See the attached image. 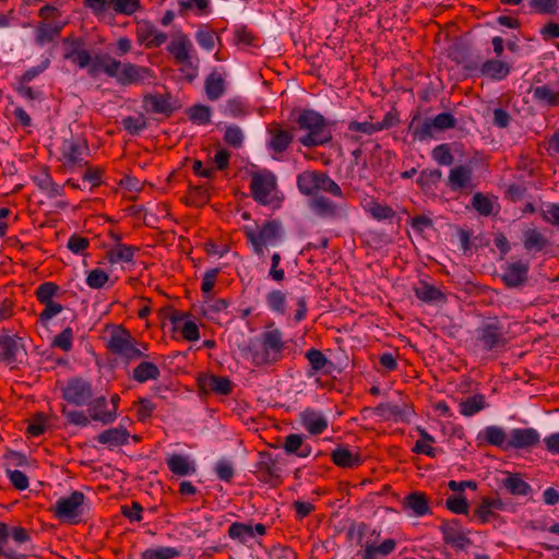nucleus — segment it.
I'll use <instances>...</instances> for the list:
<instances>
[{
	"label": "nucleus",
	"mask_w": 559,
	"mask_h": 559,
	"mask_svg": "<svg viewBox=\"0 0 559 559\" xmlns=\"http://www.w3.org/2000/svg\"><path fill=\"white\" fill-rule=\"evenodd\" d=\"M284 349V334L271 323L258 337L250 341L247 359L255 367L271 366L283 358Z\"/></svg>",
	"instance_id": "1"
},
{
	"label": "nucleus",
	"mask_w": 559,
	"mask_h": 559,
	"mask_svg": "<svg viewBox=\"0 0 559 559\" xmlns=\"http://www.w3.org/2000/svg\"><path fill=\"white\" fill-rule=\"evenodd\" d=\"M296 122L298 129L306 132L298 139L305 147L323 146L332 141V131L321 114L304 109Z\"/></svg>",
	"instance_id": "2"
},
{
	"label": "nucleus",
	"mask_w": 559,
	"mask_h": 559,
	"mask_svg": "<svg viewBox=\"0 0 559 559\" xmlns=\"http://www.w3.org/2000/svg\"><path fill=\"white\" fill-rule=\"evenodd\" d=\"M507 344L508 331L498 319L485 321L475 330L474 346L479 350L497 353Z\"/></svg>",
	"instance_id": "3"
},
{
	"label": "nucleus",
	"mask_w": 559,
	"mask_h": 559,
	"mask_svg": "<svg viewBox=\"0 0 559 559\" xmlns=\"http://www.w3.org/2000/svg\"><path fill=\"white\" fill-rule=\"evenodd\" d=\"M250 193L261 205L278 206L281 199L277 191L276 177L271 171H258L251 175Z\"/></svg>",
	"instance_id": "4"
},
{
	"label": "nucleus",
	"mask_w": 559,
	"mask_h": 559,
	"mask_svg": "<svg viewBox=\"0 0 559 559\" xmlns=\"http://www.w3.org/2000/svg\"><path fill=\"white\" fill-rule=\"evenodd\" d=\"M243 234L253 252L262 257L269 245H275L281 237V224L276 221L264 222L261 226H245Z\"/></svg>",
	"instance_id": "5"
},
{
	"label": "nucleus",
	"mask_w": 559,
	"mask_h": 559,
	"mask_svg": "<svg viewBox=\"0 0 559 559\" xmlns=\"http://www.w3.org/2000/svg\"><path fill=\"white\" fill-rule=\"evenodd\" d=\"M60 155L63 167L74 171L87 166L86 157L90 155V148L85 140L64 139L60 146Z\"/></svg>",
	"instance_id": "6"
},
{
	"label": "nucleus",
	"mask_w": 559,
	"mask_h": 559,
	"mask_svg": "<svg viewBox=\"0 0 559 559\" xmlns=\"http://www.w3.org/2000/svg\"><path fill=\"white\" fill-rule=\"evenodd\" d=\"M83 3L95 15L110 10L117 15L131 16L142 10L141 0H83Z\"/></svg>",
	"instance_id": "7"
},
{
	"label": "nucleus",
	"mask_w": 559,
	"mask_h": 559,
	"mask_svg": "<svg viewBox=\"0 0 559 559\" xmlns=\"http://www.w3.org/2000/svg\"><path fill=\"white\" fill-rule=\"evenodd\" d=\"M84 501L85 497L81 491H73L70 496L61 497L56 501L52 508L53 514L60 521L74 524L83 513Z\"/></svg>",
	"instance_id": "8"
},
{
	"label": "nucleus",
	"mask_w": 559,
	"mask_h": 559,
	"mask_svg": "<svg viewBox=\"0 0 559 559\" xmlns=\"http://www.w3.org/2000/svg\"><path fill=\"white\" fill-rule=\"evenodd\" d=\"M167 51L173 56L177 64H182L193 70L197 69V66L193 64L194 46L187 34L182 32L175 33L167 46Z\"/></svg>",
	"instance_id": "9"
},
{
	"label": "nucleus",
	"mask_w": 559,
	"mask_h": 559,
	"mask_svg": "<svg viewBox=\"0 0 559 559\" xmlns=\"http://www.w3.org/2000/svg\"><path fill=\"white\" fill-rule=\"evenodd\" d=\"M309 209L322 219L338 221L347 216V206L344 202L333 201L322 194H318L309 201Z\"/></svg>",
	"instance_id": "10"
},
{
	"label": "nucleus",
	"mask_w": 559,
	"mask_h": 559,
	"mask_svg": "<svg viewBox=\"0 0 559 559\" xmlns=\"http://www.w3.org/2000/svg\"><path fill=\"white\" fill-rule=\"evenodd\" d=\"M116 74L114 79L122 86L152 83L155 79L152 69L131 62H121L120 69L117 70Z\"/></svg>",
	"instance_id": "11"
},
{
	"label": "nucleus",
	"mask_w": 559,
	"mask_h": 559,
	"mask_svg": "<svg viewBox=\"0 0 559 559\" xmlns=\"http://www.w3.org/2000/svg\"><path fill=\"white\" fill-rule=\"evenodd\" d=\"M108 349L128 361L146 356L135 346L131 335L126 330H118L111 333L108 341Z\"/></svg>",
	"instance_id": "12"
},
{
	"label": "nucleus",
	"mask_w": 559,
	"mask_h": 559,
	"mask_svg": "<svg viewBox=\"0 0 559 559\" xmlns=\"http://www.w3.org/2000/svg\"><path fill=\"white\" fill-rule=\"evenodd\" d=\"M61 391L63 400L76 406L86 405L93 396L92 383L80 377L69 379Z\"/></svg>",
	"instance_id": "13"
},
{
	"label": "nucleus",
	"mask_w": 559,
	"mask_h": 559,
	"mask_svg": "<svg viewBox=\"0 0 559 559\" xmlns=\"http://www.w3.org/2000/svg\"><path fill=\"white\" fill-rule=\"evenodd\" d=\"M12 539L21 545L29 539V534L24 527L10 528L7 524L0 523V555L9 559H23V555L16 551L9 543Z\"/></svg>",
	"instance_id": "14"
},
{
	"label": "nucleus",
	"mask_w": 559,
	"mask_h": 559,
	"mask_svg": "<svg viewBox=\"0 0 559 559\" xmlns=\"http://www.w3.org/2000/svg\"><path fill=\"white\" fill-rule=\"evenodd\" d=\"M27 353L21 337L0 335V359L14 368L26 358Z\"/></svg>",
	"instance_id": "15"
},
{
	"label": "nucleus",
	"mask_w": 559,
	"mask_h": 559,
	"mask_svg": "<svg viewBox=\"0 0 559 559\" xmlns=\"http://www.w3.org/2000/svg\"><path fill=\"white\" fill-rule=\"evenodd\" d=\"M267 134L269 140L266 147L272 153L273 157L278 159L290 146L294 135L290 130L283 129L277 122L269 124Z\"/></svg>",
	"instance_id": "16"
},
{
	"label": "nucleus",
	"mask_w": 559,
	"mask_h": 559,
	"mask_svg": "<svg viewBox=\"0 0 559 559\" xmlns=\"http://www.w3.org/2000/svg\"><path fill=\"white\" fill-rule=\"evenodd\" d=\"M530 262L514 261L502 266L501 280L509 288H519L526 284L528 280Z\"/></svg>",
	"instance_id": "17"
},
{
	"label": "nucleus",
	"mask_w": 559,
	"mask_h": 559,
	"mask_svg": "<svg viewBox=\"0 0 559 559\" xmlns=\"http://www.w3.org/2000/svg\"><path fill=\"white\" fill-rule=\"evenodd\" d=\"M540 441V435L535 428H513L509 431L508 450L531 449Z\"/></svg>",
	"instance_id": "18"
},
{
	"label": "nucleus",
	"mask_w": 559,
	"mask_h": 559,
	"mask_svg": "<svg viewBox=\"0 0 559 559\" xmlns=\"http://www.w3.org/2000/svg\"><path fill=\"white\" fill-rule=\"evenodd\" d=\"M136 37L148 49L159 48L167 40V35L150 21H142L138 24Z\"/></svg>",
	"instance_id": "19"
},
{
	"label": "nucleus",
	"mask_w": 559,
	"mask_h": 559,
	"mask_svg": "<svg viewBox=\"0 0 559 559\" xmlns=\"http://www.w3.org/2000/svg\"><path fill=\"white\" fill-rule=\"evenodd\" d=\"M440 530L444 543L459 550H464L468 545L472 544V540L466 536L463 527L455 520L443 522L440 526Z\"/></svg>",
	"instance_id": "20"
},
{
	"label": "nucleus",
	"mask_w": 559,
	"mask_h": 559,
	"mask_svg": "<svg viewBox=\"0 0 559 559\" xmlns=\"http://www.w3.org/2000/svg\"><path fill=\"white\" fill-rule=\"evenodd\" d=\"M64 45V59L76 64L80 69H86L92 61L91 53L84 48L81 39H63Z\"/></svg>",
	"instance_id": "21"
},
{
	"label": "nucleus",
	"mask_w": 559,
	"mask_h": 559,
	"mask_svg": "<svg viewBox=\"0 0 559 559\" xmlns=\"http://www.w3.org/2000/svg\"><path fill=\"white\" fill-rule=\"evenodd\" d=\"M299 423L312 436L323 433L329 427L328 418L322 412L311 407H307L300 412Z\"/></svg>",
	"instance_id": "22"
},
{
	"label": "nucleus",
	"mask_w": 559,
	"mask_h": 559,
	"mask_svg": "<svg viewBox=\"0 0 559 559\" xmlns=\"http://www.w3.org/2000/svg\"><path fill=\"white\" fill-rule=\"evenodd\" d=\"M266 533V527L262 523L255 525L234 522L229 525L227 534L230 539L240 544H246L249 539L254 538L255 535L263 536Z\"/></svg>",
	"instance_id": "23"
},
{
	"label": "nucleus",
	"mask_w": 559,
	"mask_h": 559,
	"mask_svg": "<svg viewBox=\"0 0 559 559\" xmlns=\"http://www.w3.org/2000/svg\"><path fill=\"white\" fill-rule=\"evenodd\" d=\"M121 61L115 59L108 53L96 55L92 57L91 63L86 67L87 73L92 78H96L100 72H104L109 78H114L117 70L120 69Z\"/></svg>",
	"instance_id": "24"
},
{
	"label": "nucleus",
	"mask_w": 559,
	"mask_h": 559,
	"mask_svg": "<svg viewBox=\"0 0 559 559\" xmlns=\"http://www.w3.org/2000/svg\"><path fill=\"white\" fill-rule=\"evenodd\" d=\"M533 99L546 107L559 106V80L556 82H548L532 88Z\"/></svg>",
	"instance_id": "25"
},
{
	"label": "nucleus",
	"mask_w": 559,
	"mask_h": 559,
	"mask_svg": "<svg viewBox=\"0 0 559 559\" xmlns=\"http://www.w3.org/2000/svg\"><path fill=\"white\" fill-rule=\"evenodd\" d=\"M143 107L146 111L160 114L169 117L175 107L171 104V96L166 94H147L143 97Z\"/></svg>",
	"instance_id": "26"
},
{
	"label": "nucleus",
	"mask_w": 559,
	"mask_h": 559,
	"mask_svg": "<svg viewBox=\"0 0 559 559\" xmlns=\"http://www.w3.org/2000/svg\"><path fill=\"white\" fill-rule=\"evenodd\" d=\"M88 405V413L91 419L99 421L103 425L111 424L116 420L115 411H106L107 400L105 396H99L86 404Z\"/></svg>",
	"instance_id": "27"
},
{
	"label": "nucleus",
	"mask_w": 559,
	"mask_h": 559,
	"mask_svg": "<svg viewBox=\"0 0 559 559\" xmlns=\"http://www.w3.org/2000/svg\"><path fill=\"white\" fill-rule=\"evenodd\" d=\"M333 463L343 468H355L362 463V459L357 451H353L346 447H338L331 453Z\"/></svg>",
	"instance_id": "28"
},
{
	"label": "nucleus",
	"mask_w": 559,
	"mask_h": 559,
	"mask_svg": "<svg viewBox=\"0 0 559 559\" xmlns=\"http://www.w3.org/2000/svg\"><path fill=\"white\" fill-rule=\"evenodd\" d=\"M478 440H483L490 445L498 447L502 450H508L509 447V433L499 426H487L479 435Z\"/></svg>",
	"instance_id": "29"
},
{
	"label": "nucleus",
	"mask_w": 559,
	"mask_h": 559,
	"mask_svg": "<svg viewBox=\"0 0 559 559\" xmlns=\"http://www.w3.org/2000/svg\"><path fill=\"white\" fill-rule=\"evenodd\" d=\"M283 449L287 454H294L301 459L308 457L312 451L311 445L305 442V437L298 433L288 435L285 438Z\"/></svg>",
	"instance_id": "30"
},
{
	"label": "nucleus",
	"mask_w": 559,
	"mask_h": 559,
	"mask_svg": "<svg viewBox=\"0 0 559 559\" xmlns=\"http://www.w3.org/2000/svg\"><path fill=\"white\" fill-rule=\"evenodd\" d=\"M129 437L130 435L126 428L115 427L104 430L96 439L99 443L107 445L109 449H114L127 444Z\"/></svg>",
	"instance_id": "31"
},
{
	"label": "nucleus",
	"mask_w": 559,
	"mask_h": 559,
	"mask_svg": "<svg viewBox=\"0 0 559 559\" xmlns=\"http://www.w3.org/2000/svg\"><path fill=\"white\" fill-rule=\"evenodd\" d=\"M305 357L308 359L310 364L308 377H311L318 372L326 374L330 372V368L333 367L332 361L328 359V357L317 348L308 349L305 354Z\"/></svg>",
	"instance_id": "32"
},
{
	"label": "nucleus",
	"mask_w": 559,
	"mask_h": 559,
	"mask_svg": "<svg viewBox=\"0 0 559 559\" xmlns=\"http://www.w3.org/2000/svg\"><path fill=\"white\" fill-rule=\"evenodd\" d=\"M169 471L176 476L193 475L197 471L195 464L188 456L182 454H173L167 459Z\"/></svg>",
	"instance_id": "33"
},
{
	"label": "nucleus",
	"mask_w": 559,
	"mask_h": 559,
	"mask_svg": "<svg viewBox=\"0 0 559 559\" xmlns=\"http://www.w3.org/2000/svg\"><path fill=\"white\" fill-rule=\"evenodd\" d=\"M199 383L204 391H212L222 395L231 392V381L227 377L211 374L200 379Z\"/></svg>",
	"instance_id": "34"
},
{
	"label": "nucleus",
	"mask_w": 559,
	"mask_h": 559,
	"mask_svg": "<svg viewBox=\"0 0 559 559\" xmlns=\"http://www.w3.org/2000/svg\"><path fill=\"white\" fill-rule=\"evenodd\" d=\"M404 507L409 509L415 516H424L431 513L427 496L420 491L409 493L404 500Z\"/></svg>",
	"instance_id": "35"
},
{
	"label": "nucleus",
	"mask_w": 559,
	"mask_h": 559,
	"mask_svg": "<svg viewBox=\"0 0 559 559\" xmlns=\"http://www.w3.org/2000/svg\"><path fill=\"white\" fill-rule=\"evenodd\" d=\"M396 542L393 538H388L380 545L367 542L362 554V559H378L379 557H386L394 551Z\"/></svg>",
	"instance_id": "36"
},
{
	"label": "nucleus",
	"mask_w": 559,
	"mask_h": 559,
	"mask_svg": "<svg viewBox=\"0 0 559 559\" xmlns=\"http://www.w3.org/2000/svg\"><path fill=\"white\" fill-rule=\"evenodd\" d=\"M502 486L512 496H527L532 491L531 485L520 474L507 473V477L502 479Z\"/></svg>",
	"instance_id": "37"
},
{
	"label": "nucleus",
	"mask_w": 559,
	"mask_h": 559,
	"mask_svg": "<svg viewBox=\"0 0 559 559\" xmlns=\"http://www.w3.org/2000/svg\"><path fill=\"white\" fill-rule=\"evenodd\" d=\"M136 251H139L136 247L118 242L107 251V259L111 264L129 263L133 261Z\"/></svg>",
	"instance_id": "38"
},
{
	"label": "nucleus",
	"mask_w": 559,
	"mask_h": 559,
	"mask_svg": "<svg viewBox=\"0 0 559 559\" xmlns=\"http://www.w3.org/2000/svg\"><path fill=\"white\" fill-rule=\"evenodd\" d=\"M480 73L491 80L501 81L510 73V67L503 61L490 59L483 63Z\"/></svg>",
	"instance_id": "39"
},
{
	"label": "nucleus",
	"mask_w": 559,
	"mask_h": 559,
	"mask_svg": "<svg viewBox=\"0 0 559 559\" xmlns=\"http://www.w3.org/2000/svg\"><path fill=\"white\" fill-rule=\"evenodd\" d=\"M320 171H304L297 176V187L301 194L318 195V179Z\"/></svg>",
	"instance_id": "40"
},
{
	"label": "nucleus",
	"mask_w": 559,
	"mask_h": 559,
	"mask_svg": "<svg viewBox=\"0 0 559 559\" xmlns=\"http://www.w3.org/2000/svg\"><path fill=\"white\" fill-rule=\"evenodd\" d=\"M472 179V168L468 166H456L450 170L449 186L452 190L466 188Z\"/></svg>",
	"instance_id": "41"
},
{
	"label": "nucleus",
	"mask_w": 559,
	"mask_h": 559,
	"mask_svg": "<svg viewBox=\"0 0 559 559\" xmlns=\"http://www.w3.org/2000/svg\"><path fill=\"white\" fill-rule=\"evenodd\" d=\"M488 406L483 394H475L463 400L459 404L460 414L465 417L474 416Z\"/></svg>",
	"instance_id": "42"
},
{
	"label": "nucleus",
	"mask_w": 559,
	"mask_h": 559,
	"mask_svg": "<svg viewBox=\"0 0 559 559\" xmlns=\"http://www.w3.org/2000/svg\"><path fill=\"white\" fill-rule=\"evenodd\" d=\"M160 376L158 367L151 361H142L132 371V379L139 383L157 380Z\"/></svg>",
	"instance_id": "43"
},
{
	"label": "nucleus",
	"mask_w": 559,
	"mask_h": 559,
	"mask_svg": "<svg viewBox=\"0 0 559 559\" xmlns=\"http://www.w3.org/2000/svg\"><path fill=\"white\" fill-rule=\"evenodd\" d=\"M205 93L210 100L218 99L225 92V82L217 72L211 73L205 80Z\"/></svg>",
	"instance_id": "44"
},
{
	"label": "nucleus",
	"mask_w": 559,
	"mask_h": 559,
	"mask_svg": "<svg viewBox=\"0 0 559 559\" xmlns=\"http://www.w3.org/2000/svg\"><path fill=\"white\" fill-rule=\"evenodd\" d=\"M61 27L51 23L40 22L35 29V40L39 46H44L55 39L60 33Z\"/></svg>",
	"instance_id": "45"
},
{
	"label": "nucleus",
	"mask_w": 559,
	"mask_h": 559,
	"mask_svg": "<svg viewBox=\"0 0 559 559\" xmlns=\"http://www.w3.org/2000/svg\"><path fill=\"white\" fill-rule=\"evenodd\" d=\"M414 292L416 297L425 302L444 300V295L438 288L426 282H420L419 285L414 288Z\"/></svg>",
	"instance_id": "46"
},
{
	"label": "nucleus",
	"mask_w": 559,
	"mask_h": 559,
	"mask_svg": "<svg viewBox=\"0 0 559 559\" xmlns=\"http://www.w3.org/2000/svg\"><path fill=\"white\" fill-rule=\"evenodd\" d=\"M318 192H324L335 198L344 199V193L340 185L323 171L319 173Z\"/></svg>",
	"instance_id": "47"
},
{
	"label": "nucleus",
	"mask_w": 559,
	"mask_h": 559,
	"mask_svg": "<svg viewBox=\"0 0 559 559\" xmlns=\"http://www.w3.org/2000/svg\"><path fill=\"white\" fill-rule=\"evenodd\" d=\"M223 140L225 144L234 148H240L245 142V132L237 124L226 126L224 129Z\"/></svg>",
	"instance_id": "48"
},
{
	"label": "nucleus",
	"mask_w": 559,
	"mask_h": 559,
	"mask_svg": "<svg viewBox=\"0 0 559 559\" xmlns=\"http://www.w3.org/2000/svg\"><path fill=\"white\" fill-rule=\"evenodd\" d=\"M124 130L131 135H139L147 128V119L143 114L128 116L121 121Z\"/></svg>",
	"instance_id": "49"
},
{
	"label": "nucleus",
	"mask_w": 559,
	"mask_h": 559,
	"mask_svg": "<svg viewBox=\"0 0 559 559\" xmlns=\"http://www.w3.org/2000/svg\"><path fill=\"white\" fill-rule=\"evenodd\" d=\"M265 301L270 310L283 314L286 311V294L278 289L269 292Z\"/></svg>",
	"instance_id": "50"
},
{
	"label": "nucleus",
	"mask_w": 559,
	"mask_h": 559,
	"mask_svg": "<svg viewBox=\"0 0 559 559\" xmlns=\"http://www.w3.org/2000/svg\"><path fill=\"white\" fill-rule=\"evenodd\" d=\"M409 130L414 139L425 141L433 136L435 127L431 124V119H426L420 123H415V118L409 124Z\"/></svg>",
	"instance_id": "51"
},
{
	"label": "nucleus",
	"mask_w": 559,
	"mask_h": 559,
	"mask_svg": "<svg viewBox=\"0 0 559 559\" xmlns=\"http://www.w3.org/2000/svg\"><path fill=\"white\" fill-rule=\"evenodd\" d=\"M180 555L175 547L148 548L142 552V559H174Z\"/></svg>",
	"instance_id": "52"
},
{
	"label": "nucleus",
	"mask_w": 559,
	"mask_h": 559,
	"mask_svg": "<svg viewBox=\"0 0 559 559\" xmlns=\"http://www.w3.org/2000/svg\"><path fill=\"white\" fill-rule=\"evenodd\" d=\"M260 479L270 483L277 480L281 477V468L276 465L273 460L263 461L259 465Z\"/></svg>",
	"instance_id": "53"
},
{
	"label": "nucleus",
	"mask_w": 559,
	"mask_h": 559,
	"mask_svg": "<svg viewBox=\"0 0 559 559\" xmlns=\"http://www.w3.org/2000/svg\"><path fill=\"white\" fill-rule=\"evenodd\" d=\"M547 241L544 236L536 229H528L524 234V248L527 251H540L545 248Z\"/></svg>",
	"instance_id": "54"
},
{
	"label": "nucleus",
	"mask_w": 559,
	"mask_h": 559,
	"mask_svg": "<svg viewBox=\"0 0 559 559\" xmlns=\"http://www.w3.org/2000/svg\"><path fill=\"white\" fill-rule=\"evenodd\" d=\"M367 211L377 221L392 219L395 216V211L391 206L376 201L369 203Z\"/></svg>",
	"instance_id": "55"
},
{
	"label": "nucleus",
	"mask_w": 559,
	"mask_h": 559,
	"mask_svg": "<svg viewBox=\"0 0 559 559\" xmlns=\"http://www.w3.org/2000/svg\"><path fill=\"white\" fill-rule=\"evenodd\" d=\"M59 290V286L52 282H45L40 284L36 290L35 296L40 304L53 301L52 298Z\"/></svg>",
	"instance_id": "56"
},
{
	"label": "nucleus",
	"mask_w": 559,
	"mask_h": 559,
	"mask_svg": "<svg viewBox=\"0 0 559 559\" xmlns=\"http://www.w3.org/2000/svg\"><path fill=\"white\" fill-rule=\"evenodd\" d=\"M382 127L383 126H376L374 122H371V121L359 122V121L353 120V121L348 122L347 130L357 132L361 135L362 134L372 135L373 133L380 132Z\"/></svg>",
	"instance_id": "57"
},
{
	"label": "nucleus",
	"mask_w": 559,
	"mask_h": 559,
	"mask_svg": "<svg viewBox=\"0 0 559 559\" xmlns=\"http://www.w3.org/2000/svg\"><path fill=\"white\" fill-rule=\"evenodd\" d=\"M109 281L108 274L102 269L92 270L86 276V284L90 288L102 289Z\"/></svg>",
	"instance_id": "58"
},
{
	"label": "nucleus",
	"mask_w": 559,
	"mask_h": 559,
	"mask_svg": "<svg viewBox=\"0 0 559 559\" xmlns=\"http://www.w3.org/2000/svg\"><path fill=\"white\" fill-rule=\"evenodd\" d=\"M189 118L198 124H207L211 121V109L204 105H195L189 110Z\"/></svg>",
	"instance_id": "59"
},
{
	"label": "nucleus",
	"mask_w": 559,
	"mask_h": 559,
	"mask_svg": "<svg viewBox=\"0 0 559 559\" xmlns=\"http://www.w3.org/2000/svg\"><path fill=\"white\" fill-rule=\"evenodd\" d=\"M62 415L69 424L74 426L86 427L91 423V419L83 411L67 409L63 407Z\"/></svg>",
	"instance_id": "60"
},
{
	"label": "nucleus",
	"mask_w": 559,
	"mask_h": 559,
	"mask_svg": "<svg viewBox=\"0 0 559 559\" xmlns=\"http://www.w3.org/2000/svg\"><path fill=\"white\" fill-rule=\"evenodd\" d=\"M432 158L433 160L439 164V165H444V166H449L453 163L454 160V157L451 153V150L449 147L448 144H440V145H437L433 150H432Z\"/></svg>",
	"instance_id": "61"
},
{
	"label": "nucleus",
	"mask_w": 559,
	"mask_h": 559,
	"mask_svg": "<svg viewBox=\"0 0 559 559\" xmlns=\"http://www.w3.org/2000/svg\"><path fill=\"white\" fill-rule=\"evenodd\" d=\"M209 199L207 190L202 186H198L190 189L187 202L193 206H202L209 202Z\"/></svg>",
	"instance_id": "62"
},
{
	"label": "nucleus",
	"mask_w": 559,
	"mask_h": 559,
	"mask_svg": "<svg viewBox=\"0 0 559 559\" xmlns=\"http://www.w3.org/2000/svg\"><path fill=\"white\" fill-rule=\"evenodd\" d=\"M472 204L480 215L489 216L492 213L491 200L480 192L474 194Z\"/></svg>",
	"instance_id": "63"
},
{
	"label": "nucleus",
	"mask_w": 559,
	"mask_h": 559,
	"mask_svg": "<svg viewBox=\"0 0 559 559\" xmlns=\"http://www.w3.org/2000/svg\"><path fill=\"white\" fill-rule=\"evenodd\" d=\"M217 38L216 34L211 29H199L195 34L199 46L207 51L214 49Z\"/></svg>",
	"instance_id": "64"
}]
</instances>
